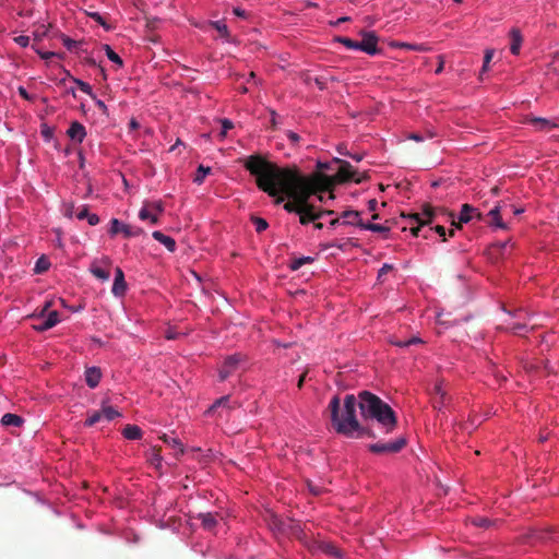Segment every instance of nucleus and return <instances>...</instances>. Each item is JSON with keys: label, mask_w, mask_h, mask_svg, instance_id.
I'll use <instances>...</instances> for the list:
<instances>
[{"label": "nucleus", "mask_w": 559, "mask_h": 559, "mask_svg": "<svg viewBox=\"0 0 559 559\" xmlns=\"http://www.w3.org/2000/svg\"><path fill=\"white\" fill-rule=\"evenodd\" d=\"M474 218L477 222H484V215L477 209L467 203L463 204L460 214V223H468Z\"/></svg>", "instance_id": "nucleus-12"}, {"label": "nucleus", "mask_w": 559, "mask_h": 559, "mask_svg": "<svg viewBox=\"0 0 559 559\" xmlns=\"http://www.w3.org/2000/svg\"><path fill=\"white\" fill-rule=\"evenodd\" d=\"M78 209L73 204L68 205L64 211V215L68 217H72L76 214Z\"/></svg>", "instance_id": "nucleus-60"}, {"label": "nucleus", "mask_w": 559, "mask_h": 559, "mask_svg": "<svg viewBox=\"0 0 559 559\" xmlns=\"http://www.w3.org/2000/svg\"><path fill=\"white\" fill-rule=\"evenodd\" d=\"M406 445V439L401 437L392 442H378L371 444L369 450L373 453H397L403 450Z\"/></svg>", "instance_id": "nucleus-8"}, {"label": "nucleus", "mask_w": 559, "mask_h": 559, "mask_svg": "<svg viewBox=\"0 0 559 559\" xmlns=\"http://www.w3.org/2000/svg\"><path fill=\"white\" fill-rule=\"evenodd\" d=\"M226 408L228 411L235 408V404L231 403L229 395H224L219 399H216L211 407L207 409V414L215 412L217 408Z\"/></svg>", "instance_id": "nucleus-19"}, {"label": "nucleus", "mask_w": 559, "mask_h": 559, "mask_svg": "<svg viewBox=\"0 0 559 559\" xmlns=\"http://www.w3.org/2000/svg\"><path fill=\"white\" fill-rule=\"evenodd\" d=\"M242 165L255 177L258 188L275 198V204L283 203L286 197L292 199L284 204L288 213L298 214L304 203H307L311 197H302L300 188L293 179L294 177L310 179L309 176L301 175L295 167H281L260 155L249 156Z\"/></svg>", "instance_id": "nucleus-2"}, {"label": "nucleus", "mask_w": 559, "mask_h": 559, "mask_svg": "<svg viewBox=\"0 0 559 559\" xmlns=\"http://www.w3.org/2000/svg\"><path fill=\"white\" fill-rule=\"evenodd\" d=\"M252 222H253V224L255 226V230L258 233H262L267 228V222L265 221V218L254 216V217H252Z\"/></svg>", "instance_id": "nucleus-39"}, {"label": "nucleus", "mask_w": 559, "mask_h": 559, "mask_svg": "<svg viewBox=\"0 0 559 559\" xmlns=\"http://www.w3.org/2000/svg\"><path fill=\"white\" fill-rule=\"evenodd\" d=\"M509 330L515 335H521V333L526 330V322H518L511 325Z\"/></svg>", "instance_id": "nucleus-43"}, {"label": "nucleus", "mask_w": 559, "mask_h": 559, "mask_svg": "<svg viewBox=\"0 0 559 559\" xmlns=\"http://www.w3.org/2000/svg\"><path fill=\"white\" fill-rule=\"evenodd\" d=\"M139 217L140 219H148L152 224H157L158 223V215L157 214H154L151 210H150V206L147 204H145L140 213H139Z\"/></svg>", "instance_id": "nucleus-27"}, {"label": "nucleus", "mask_w": 559, "mask_h": 559, "mask_svg": "<svg viewBox=\"0 0 559 559\" xmlns=\"http://www.w3.org/2000/svg\"><path fill=\"white\" fill-rule=\"evenodd\" d=\"M24 423V419L15 414H4L1 418L3 426H15L19 427Z\"/></svg>", "instance_id": "nucleus-24"}, {"label": "nucleus", "mask_w": 559, "mask_h": 559, "mask_svg": "<svg viewBox=\"0 0 559 559\" xmlns=\"http://www.w3.org/2000/svg\"><path fill=\"white\" fill-rule=\"evenodd\" d=\"M211 173V168L209 166L199 165L197 169V174L194 177V182L198 185H202L205 177Z\"/></svg>", "instance_id": "nucleus-28"}, {"label": "nucleus", "mask_w": 559, "mask_h": 559, "mask_svg": "<svg viewBox=\"0 0 559 559\" xmlns=\"http://www.w3.org/2000/svg\"><path fill=\"white\" fill-rule=\"evenodd\" d=\"M242 356L239 354L229 356L225 359L219 369V380L225 381L231 376L238 368L239 364L242 361Z\"/></svg>", "instance_id": "nucleus-9"}, {"label": "nucleus", "mask_w": 559, "mask_h": 559, "mask_svg": "<svg viewBox=\"0 0 559 559\" xmlns=\"http://www.w3.org/2000/svg\"><path fill=\"white\" fill-rule=\"evenodd\" d=\"M551 530H534L530 534V538L532 542H545L549 538H552Z\"/></svg>", "instance_id": "nucleus-23"}, {"label": "nucleus", "mask_w": 559, "mask_h": 559, "mask_svg": "<svg viewBox=\"0 0 559 559\" xmlns=\"http://www.w3.org/2000/svg\"><path fill=\"white\" fill-rule=\"evenodd\" d=\"M74 81H75V83L78 84L79 88H80L83 93H85V94H87V95H90V96H92V97H93V94H92V87H91V85H90L88 83H86V82H84V81H82V80H80V79H74Z\"/></svg>", "instance_id": "nucleus-41"}, {"label": "nucleus", "mask_w": 559, "mask_h": 559, "mask_svg": "<svg viewBox=\"0 0 559 559\" xmlns=\"http://www.w3.org/2000/svg\"><path fill=\"white\" fill-rule=\"evenodd\" d=\"M433 229L442 238V241H445V228L442 225L438 224L433 227Z\"/></svg>", "instance_id": "nucleus-57"}, {"label": "nucleus", "mask_w": 559, "mask_h": 559, "mask_svg": "<svg viewBox=\"0 0 559 559\" xmlns=\"http://www.w3.org/2000/svg\"><path fill=\"white\" fill-rule=\"evenodd\" d=\"M100 411H102L104 420H107L108 423H110V420H114V419L120 417L119 412L116 411L112 406H104Z\"/></svg>", "instance_id": "nucleus-29"}, {"label": "nucleus", "mask_w": 559, "mask_h": 559, "mask_svg": "<svg viewBox=\"0 0 559 559\" xmlns=\"http://www.w3.org/2000/svg\"><path fill=\"white\" fill-rule=\"evenodd\" d=\"M90 225L94 226L100 222V218L96 214H88L86 217Z\"/></svg>", "instance_id": "nucleus-58"}, {"label": "nucleus", "mask_w": 559, "mask_h": 559, "mask_svg": "<svg viewBox=\"0 0 559 559\" xmlns=\"http://www.w3.org/2000/svg\"><path fill=\"white\" fill-rule=\"evenodd\" d=\"M444 400L445 399H441L440 396H435V400H433L435 407L440 409L444 405Z\"/></svg>", "instance_id": "nucleus-62"}, {"label": "nucleus", "mask_w": 559, "mask_h": 559, "mask_svg": "<svg viewBox=\"0 0 559 559\" xmlns=\"http://www.w3.org/2000/svg\"><path fill=\"white\" fill-rule=\"evenodd\" d=\"M334 162L340 164L338 171L334 176L317 173L309 176L310 179L293 178L300 188L302 197L322 193V191L331 193L332 189H334L337 183H345L349 181L360 183L362 180L368 178L367 174L356 177V170L352 164L346 160L336 158Z\"/></svg>", "instance_id": "nucleus-3"}, {"label": "nucleus", "mask_w": 559, "mask_h": 559, "mask_svg": "<svg viewBox=\"0 0 559 559\" xmlns=\"http://www.w3.org/2000/svg\"><path fill=\"white\" fill-rule=\"evenodd\" d=\"M421 213H413L405 215L402 214L403 218H412L415 222H419L420 224H431L433 219H438L439 217L443 218H452L453 213L447 211L444 207L441 206H432L430 203H424L421 204Z\"/></svg>", "instance_id": "nucleus-4"}, {"label": "nucleus", "mask_w": 559, "mask_h": 559, "mask_svg": "<svg viewBox=\"0 0 559 559\" xmlns=\"http://www.w3.org/2000/svg\"><path fill=\"white\" fill-rule=\"evenodd\" d=\"M408 139L419 142V141H423L425 139V136L420 133H411L408 135Z\"/></svg>", "instance_id": "nucleus-64"}, {"label": "nucleus", "mask_w": 559, "mask_h": 559, "mask_svg": "<svg viewBox=\"0 0 559 559\" xmlns=\"http://www.w3.org/2000/svg\"><path fill=\"white\" fill-rule=\"evenodd\" d=\"M162 448L153 447L147 453V462L155 468H159L162 465Z\"/></svg>", "instance_id": "nucleus-22"}, {"label": "nucleus", "mask_w": 559, "mask_h": 559, "mask_svg": "<svg viewBox=\"0 0 559 559\" xmlns=\"http://www.w3.org/2000/svg\"><path fill=\"white\" fill-rule=\"evenodd\" d=\"M33 328H34V330H35V331H37V332H45V331H48V330L52 329V328H51V325H48V321H47V320H45V319H43V320L39 322V324L34 325Z\"/></svg>", "instance_id": "nucleus-44"}, {"label": "nucleus", "mask_w": 559, "mask_h": 559, "mask_svg": "<svg viewBox=\"0 0 559 559\" xmlns=\"http://www.w3.org/2000/svg\"><path fill=\"white\" fill-rule=\"evenodd\" d=\"M397 46L403 49H413V50H418V51L425 50V48L421 45H412V44L403 43Z\"/></svg>", "instance_id": "nucleus-51"}, {"label": "nucleus", "mask_w": 559, "mask_h": 559, "mask_svg": "<svg viewBox=\"0 0 559 559\" xmlns=\"http://www.w3.org/2000/svg\"><path fill=\"white\" fill-rule=\"evenodd\" d=\"M324 551L334 557L341 556L340 549L337 547H335L334 545H326L324 547Z\"/></svg>", "instance_id": "nucleus-47"}, {"label": "nucleus", "mask_w": 559, "mask_h": 559, "mask_svg": "<svg viewBox=\"0 0 559 559\" xmlns=\"http://www.w3.org/2000/svg\"><path fill=\"white\" fill-rule=\"evenodd\" d=\"M147 205L150 206V210L154 213V214H162L164 212V207L162 205V203H158V202H154V203H147Z\"/></svg>", "instance_id": "nucleus-46"}, {"label": "nucleus", "mask_w": 559, "mask_h": 559, "mask_svg": "<svg viewBox=\"0 0 559 559\" xmlns=\"http://www.w3.org/2000/svg\"><path fill=\"white\" fill-rule=\"evenodd\" d=\"M314 261L313 257H299L293 258L289 263V267L292 271L299 270L304 264L312 263Z\"/></svg>", "instance_id": "nucleus-26"}, {"label": "nucleus", "mask_w": 559, "mask_h": 559, "mask_svg": "<svg viewBox=\"0 0 559 559\" xmlns=\"http://www.w3.org/2000/svg\"><path fill=\"white\" fill-rule=\"evenodd\" d=\"M152 237L157 242L164 245L170 252H174L176 250V241L171 237L162 233L160 230L153 231Z\"/></svg>", "instance_id": "nucleus-18"}, {"label": "nucleus", "mask_w": 559, "mask_h": 559, "mask_svg": "<svg viewBox=\"0 0 559 559\" xmlns=\"http://www.w3.org/2000/svg\"><path fill=\"white\" fill-rule=\"evenodd\" d=\"M335 212L331 210L317 211L316 206L309 202L304 203L302 207L298 212L299 222L302 225L309 224L310 222H317L325 215H334Z\"/></svg>", "instance_id": "nucleus-5"}, {"label": "nucleus", "mask_w": 559, "mask_h": 559, "mask_svg": "<svg viewBox=\"0 0 559 559\" xmlns=\"http://www.w3.org/2000/svg\"><path fill=\"white\" fill-rule=\"evenodd\" d=\"M471 523L476 527H486V528L491 525V521L485 516L472 518Z\"/></svg>", "instance_id": "nucleus-37"}, {"label": "nucleus", "mask_w": 559, "mask_h": 559, "mask_svg": "<svg viewBox=\"0 0 559 559\" xmlns=\"http://www.w3.org/2000/svg\"><path fill=\"white\" fill-rule=\"evenodd\" d=\"M102 380V371L97 367H88L85 370V382L88 388H96Z\"/></svg>", "instance_id": "nucleus-14"}, {"label": "nucleus", "mask_w": 559, "mask_h": 559, "mask_svg": "<svg viewBox=\"0 0 559 559\" xmlns=\"http://www.w3.org/2000/svg\"><path fill=\"white\" fill-rule=\"evenodd\" d=\"M90 17L93 21H96V22L100 23L102 25L106 24L104 17L99 13H96V12L95 13H91Z\"/></svg>", "instance_id": "nucleus-61"}, {"label": "nucleus", "mask_w": 559, "mask_h": 559, "mask_svg": "<svg viewBox=\"0 0 559 559\" xmlns=\"http://www.w3.org/2000/svg\"><path fill=\"white\" fill-rule=\"evenodd\" d=\"M286 136L288 138V140H289L293 144H297V143H298V141L300 140V136L298 135V133L293 132V131H287Z\"/></svg>", "instance_id": "nucleus-56"}, {"label": "nucleus", "mask_w": 559, "mask_h": 559, "mask_svg": "<svg viewBox=\"0 0 559 559\" xmlns=\"http://www.w3.org/2000/svg\"><path fill=\"white\" fill-rule=\"evenodd\" d=\"M68 136L75 142L82 143L86 136L84 126L79 121L72 122L70 129L68 130Z\"/></svg>", "instance_id": "nucleus-15"}, {"label": "nucleus", "mask_w": 559, "mask_h": 559, "mask_svg": "<svg viewBox=\"0 0 559 559\" xmlns=\"http://www.w3.org/2000/svg\"><path fill=\"white\" fill-rule=\"evenodd\" d=\"M508 205H496L486 216L483 222L488 223L490 226H495L501 229H507L508 225L502 221V212L507 210Z\"/></svg>", "instance_id": "nucleus-10"}, {"label": "nucleus", "mask_w": 559, "mask_h": 559, "mask_svg": "<svg viewBox=\"0 0 559 559\" xmlns=\"http://www.w3.org/2000/svg\"><path fill=\"white\" fill-rule=\"evenodd\" d=\"M408 219L414 223V225L411 226L412 235L414 237H418V234L420 231V227L425 226V224H420L419 222L412 221L411 218H408Z\"/></svg>", "instance_id": "nucleus-48"}, {"label": "nucleus", "mask_w": 559, "mask_h": 559, "mask_svg": "<svg viewBox=\"0 0 559 559\" xmlns=\"http://www.w3.org/2000/svg\"><path fill=\"white\" fill-rule=\"evenodd\" d=\"M91 273L95 278H100L103 281H107L110 278L109 271H107L100 266H96L94 264L91 266Z\"/></svg>", "instance_id": "nucleus-30"}, {"label": "nucleus", "mask_w": 559, "mask_h": 559, "mask_svg": "<svg viewBox=\"0 0 559 559\" xmlns=\"http://www.w3.org/2000/svg\"><path fill=\"white\" fill-rule=\"evenodd\" d=\"M510 51L513 55H519L522 44H523V36L521 34V31L519 28H511L510 29Z\"/></svg>", "instance_id": "nucleus-16"}, {"label": "nucleus", "mask_w": 559, "mask_h": 559, "mask_svg": "<svg viewBox=\"0 0 559 559\" xmlns=\"http://www.w3.org/2000/svg\"><path fill=\"white\" fill-rule=\"evenodd\" d=\"M390 271H392V265L390 264H383L382 267L379 270V278L388 274Z\"/></svg>", "instance_id": "nucleus-59"}, {"label": "nucleus", "mask_w": 559, "mask_h": 559, "mask_svg": "<svg viewBox=\"0 0 559 559\" xmlns=\"http://www.w3.org/2000/svg\"><path fill=\"white\" fill-rule=\"evenodd\" d=\"M361 40L358 41V49L365 51L371 56L380 52L378 48L379 38L374 32L362 31L360 33Z\"/></svg>", "instance_id": "nucleus-6"}, {"label": "nucleus", "mask_w": 559, "mask_h": 559, "mask_svg": "<svg viewBox=\"0 0 559 559\" xmlns=\"http://www.w3.org/2000/svg\"><path fill=\"white\" fill-rule=\"evenodd\" d=\"M234 14L238 17L245 19L248 14L240 8H235L233 10Z\"/></svg>", "instance_id": "nucleus-63"}, {"label": "nucleus", "mask_w": 559, "mask_h": 559, "mask_svg": "<svg viewBox=\"0 0 559 559\" xmlns=\"http://www.w3.org/2000/svg\"><path fill=\"white\" fill-rule=\"evenodd\" d=\"M100 420H104V417L102 415V411L93 412L84 421V425L87 427L93 426L96 423H99Z\"/></svg>", "instance_id": "nucleus-36"}, {"label": "nucleus", "mask_w": 559, "mask_h": 559, "mask_svg": "<svg viewBox=\"0 0 559 559\" xmlns=\"http://www.w3.org/2000/svg\"><path fill=\"white\" fill-rule=\"evenodd\" d=\"M88 214H90V213H88V207H87V205H83V206H81V207H79V209H78L75 216H76V218H79V219H86V217H87V215H88Z\"/></svg>", "instance_id": "nucleus-45"}, {"label": "nucleus", "mask_w": 559, "mask_h": 559, "mask_svg": "<svg viewBox=\"0 0 559 559\" xmlns=\"http://www.w3.org/2000/svg\"><path fill=\"white\" fill-rule=\"evenodd\" d=\"M119 233H121L124 238H132L139 236L142 233V229L133 228L131 225L124 224L118 218H112L110 221L109 235L114 237Z\"/></svg>", "instance_id": "nucleus-7"}, {"label": "nucleus", "mask_w": 559, "mask_h": 559, "mask_svg": "<svg viewBox=\"0 0 559 559\" xmlns=\"http://www.w3.org/2000/svg\"><path fill=\"white\" fill-rule=\"evenodd\" d=\"M435 394L436 396H440L441 399H445V391L442 388V383H437L435 385Z\"/></svg>", "instance_id": "nucleus-55"}, {"label": "nucleus", "mask_w": 559, "mask_h": 559, "mask_svg": "<svg viewBox=\"0 0 559 559\" xmlns=\"http://www.w3.org/2000/svg\"><path fill=\"white\" fill-rule=\"evenodd\" d=\"M17 92H19L20 96H21L23 99L27 100V102H31V100H33V99H34V98H33V97L27 93V91H26L23 86H19Z\"/></svg>", "instance_id": "nucleus-54"}, {"label": "nucleus", "mask_w": 559, "mask_h": 559, "mask_svg": "<svg viewBox=\"0 0 559 559\" xmlns=\"http://www.w3.org/2000/svg\"><path fill=\"white\" fill-rule=\"evenodd\" d=\"M342 218H344L342 224H352V225H356V222L358 219H360L359 213L357 211H345L342 214Z\"/></svg>", "instance_id": "nucleus-33"}, {"label": "nucleus", "mask_w": 559, "mask_h": 559, "mask_svg": "<svg viewBox=\"0 0 559 559\" xmlns=\"http://www.w3.org/2000/svg\"><path fill=\"white\" fill-rule=\"evenodd\" d=\"M45 320L48 321V325H51L53 328L59 322V313L57 310L49 311L47 318Z\"/></svg>", "instance_id": "nucleus-42"}, {"label": "nucleus", "mask_w": 559, "mask_h": 559, "mask_svg": "<svg viewBox=\"0 0 559 559\" xmlns=\"http://www.w3.org/2000/svg\"><path fill=\"white\" fill-rule=\"evenodd\" d=\"M336 40L344 45L347 49H358V41H355L348 37H337Z\"/></svg>", "instance_id": "nucleus-38"}, {"label": "nucleus", "mask_w": 559, "mask_h": 559, "mask_svg": "<svg viewBox=\"0 0 559 559\" xmlns=\"http://www.w3.org/2000/svg\"><path fill=\"white\" fill-rule=\"evenodd\" d=\"M62 44L64 47H67L68 49L70 50H73L74 47L76 46V41L69 38V37H66V36H62Z\"/></svg>", "instance_id": "nucleus-52"}, {"label": "nucleus", "mask_w": 559, "mask_h": 559, "mask_svg": "<svg viewBox=\"0 0 559 559\" xmlns=\"http://www.w3.org/2000/svg\"><path fill=\"white\" fill-rule=\"evenodd\" d=\"M15 41H16L17 45H20L21 47L25 48L29 44V37L25 36V35H20V36H17L15 38Z\"/></svg>", "instance_id": "nucleus-50"}, {"label": "nucleus", "mask_w": 559, "mask_h": 559, "mask_svg": "<svg viewBox=\"0 0 559 559\" xmlns=\"http://www.w3.org/2000/svg\"><path fill=\"white\" fill-rule=\"evenodd\" d=\"M48 31L49 27L45 24H39L38 26H35L33 31L34 41L43 40V38L47 36Z\"/></svg>", "instance_id": "nucleus-32"}, {"label": "nucleus", "mask_w": 559, "mask_h": 559, "mask_svg": "<svg viewBox=\"0 0 559 559\" xmlns=\"http://www.w3.org/2000/svg\"><path fill=\"white\" fill-rule=\"evenodd\" d=\"M122 436L127 440H139L142 437V430L138 425H127L122 429Z\"/></svg>", "instance_id": "nucleus-21"}, {"label": "nucleus", "mask_w": 559, "mask_h": 559, "mask_svg": "<svg viewBox=\"0 0 559 559\" xmlns=\"http://www.w3.org/2000/svg\"><path fill=\"white\" fill-rule=\"evenodd\" d=\"M198 519L201 521L202 527L209 532L213 531L217 526V514L211 512H201L198 514Z\"/></svg>", "instance_id": "nucleus-17"}, {"label": "nucleus", "mask_w": 559, "mask_h": 559, "mask_svg": "<svg viewBox=\"0 0 559 559\" xmlns=\"http://www.w3.org/2000/svg\"><path fill=\"white\" fill-rule=\"evenodd\" d=\"M160 439L168 447H170L173 449H177L178 453L181 454L183 452L182 444L178 438L164 433L163 436H160Z\"/></svg>", "instance_id": "nucleus-25"}, {"label": "nucleus", "mask_w": 559, "mask_h": 559, "mask_svg": "<svg viewBox=\"0 0 559 559\" xmlns=\"http://www.w3.org/2000/svg\"><path fill=\"white\" fill-rule=\"evenodd\" d=\"M104 49L106 51V55L110 61L116 63L118 67H122V59L119 57V55L110 48V46L105 45Z\"/></svg>", "instance_id": "nucleus-34"}, {"label": "nucleus", "mask_w": 559, "mask_h": 559, "mask_svg": "<svg viewBox=\"0 0 559 559\" xmlns=\"http://www.w3.org/2000/svg\"><path fill=\"white\" fill-rule=\"evenodd\" d=\"M128 285L124 282L123 273L120 267H116L115 270V278L111 292L115 296L120 297L124 294Z\"/></svg>", "instance_id": "nucleus-13"}, {"label": "nucleus", "mask_w": 559, "mask_h": 559, "mask_svg": "<svg viewBox=\"0 0 559 559\" xmlns=\"http://www.w3.org/2000/svg\"><path fill=\"white\" fill-rule=\"evenodd\" d=\"M222 127H223L222 136H226L227 132L229 130H231L234 126H233V122L230 120L224 119L222 121Z\"/></svg>", "instance_id": "nucleus-49"}, {"label": "nucleus", "mask_w": 559, "mask_h": 559, "mask_svg": "<svg viewBox=\"0 0 559 559\" xmlns=\"http://www.w3.org/2000/svg\"><path fill=\"white\" fill-rule=\"evenodd\" d=\"M526 123L531 124L535 131L538 132H550L558 128V123L555 120H550L542 117L527 116L525 118Z\"/></svg>", "instance_id": "nucleus-11"}, {"label": "nucleus", "mask_w": 559, "mask_h": 559, "mask_svg": "<svg viewBox=\"0 0 559 559\" xmlns=\"http://www.w3.org/2000/svg\"><path fill=\"white\" fill-rule=\"evenodd\" d=\"M495 55V50L491 48L486 49L485 58H483V70H480V75L489 70V63L491 62Z\"/></svg>", "instance_id": "nucleus-35"}, {"label": "nucleus", "mask_w": 559, "mask_h": 559, "mask_svg": "<svg viewBox=\"0 0 559 559\" xmlns=\"http://www.w3.org/2000/svg\"><path fill=\"white\" fill-rule=\"evenodd\" d=\"M50 266V262L46 257H41L37 259V263H35L34 272L37 274H43L48 271Z\"/></svg>", "instance_id": "nucleus-31"}, {"label": "nucleus", "mask_w": 559, "mask_h": 559, "mask_svg": "<svg viewBox=\"0 0 559 559\" xmlns=\"http://www.w3.org/2000/svg\"><path fill=\"white\" fill-rule=\"evenodd\" d=\"M213 26L216 27V29L219 32V34L223 36V37H226L228 38L229 37V31H228V27L225 23L221 22V21H216L213 23Z\"/></svg>", "instance_id": "nucleus-40"}, {"label": "nucleus", "mask_w": 559, "mask_h": 559, "mask_svg": "<svg viewBox=\"0 0 559 559\" xmlns=\"http://www.w3.org/2000/svg\"><path fill=\"white\" fill-rule=\"evenodd\" d=\"M32 48L35 49V51L37 53H39L41 56V58L45 59V60H49L50 58H52L55 56V52H52V51H41L40 49L35 48L34 45L32 46Z\"/></svg>", "instance_id": "nucleus-53"}, {"label": "nucleus", "mask_w": 559, "mask_h": 559, "mask_svg": "<svg viewBox=\"0 0 559 559\" xmlns=\"http://www.w3.org/2000/svg\"><path fill=\"white\" fill-rule=\"evenodd\" d=\"M356 226H358L362 229L374 231V233H382V234H384L385 238H386V234L390 230V227L386 225L376 224V223H365L362 221L356 222Z\"/></svg>", "instance_id": "nucleus-20"}, {"label": "nucleus", "mask_w": 559, "mask_h": 559, "mask_svg": "<svg viewBox=\"0 0 559 559\" xmlns=\"http://www.w3.org/2000/svg\"><path fill=\"white\" fill-rule=\"evenodd\" d=\"M356 407L362 420H373L384 433H391L397 427L396 413L389 404L371 391H359L357 395L347 394L344 399V409L341 412V397L332 396L328 409L332 427L348 438H377V433L369 427L361 426L356 417Z\"/></svg>", "instance_id": "nucleus-1"}]
</instances>
